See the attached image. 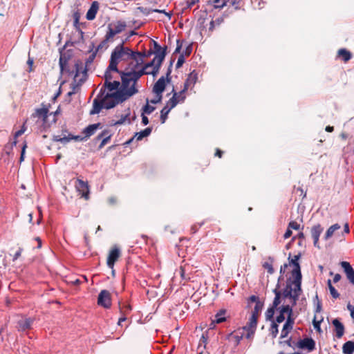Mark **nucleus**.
<instances>
[{
  "mask_svg": "<svg viewBox=\"0 0 354 354\" xmlns=\"http://www.w3.org/2000/svg\"><path fill=\"white\" fill-rule=\"evenodd\" d=\"M285 314L288 315V317H291L292 314V306H290L289 304L283 305L280 308V314L277 317L276 322L277 323L283 322L285 320Z\"/></svg>",
  "mask_w": 354,
  "mask_h": 354,
  "instance_id": "obj_10",
  "label": "nucleus"
},
{
  "mask_svg": "<svg viewBox=\"0 0 354 354\" xmlns=\"http://www.w3.org/2000/svg\"><path fill=\"white\" fill-rule=\"evenodd\" d=\"M21 252H22V249L21 248H19L17 252L15 254L14 257H13V261H15L17 260L21 254Z\"/></svg>",
  "mask_w": 354,
  "mask_h": 354,
  "instance_id": "obj_51",
  "label": "nucleus"
},
{
  "mask_svg": "<svg viewBox=\"0 0 354 354\" xmlns=\"http://www.w3.org/2000/svg\"><path fill=\"white\" fill-rule=\"evenodd\" d=\"M99 8V4L97 1L92 3L90 8L88 9L86 17L88 20H93L95 18L97 12Z\"/></svg>",
  "mask_w": 354,
  "mask_h": 354,
  "instance_id": "obj_21",
  "label": "nucleus"
},
{
  "mask_svg": "<svg viewBox=\"0 0 354 354\" xmlns=\"http://www.w3.org/2000/svg\"><path fill=\"white\" fill-rule=\"evenodd\" d=\"M249 301L250 302H254L255 304H257V302L260 301L259 297L255 295H252L251 297H250Z\"/></svg>",
  "mask_w": 354,
  "mask_h": 354,
  "instance_id": "obj_54",
  "label": "nucleus"
},
{
  "mask_svg": "<svg viewBox=\"0 0 354 354\" xmlns=\"http://www.w3.org/2000/svg\"><path fill=\"white\" fill-rule=\"evenodd\" d=\"M177 44H178V46L175 50V53H180V48H181V45L179 44V41L178 40L177 41Z\"/></svg>",
  "mask_w": 354,
  "mask_h": 354,
  "instance_id": "obj_60",
  "label": "nucleus"
},
{
  "mask_svg": "<svg viewBox=\"0 0 354 354\" xmlns=\"http://www.w3.org/2000/svg\"><path fill=\"white\" fill-rule=\"evenodd\" d=\"M341 266L344 269L348 279L354 284V270L348 262L342 261Z\"/></svg>",
  "mask_w": 354,
  "mask_h": 354,
  "instance_id": "obj_14",
  "label": "nucleus"
},
{
  "mask_svg": "<svg viewBox=\"0 0 354 354\" xmlns=\"http://www.w3.org/2000/svg\"><path fill=\"white\" fill-rule=\"evenodd\" d=\"M155 110V107L149 104L147 100V104L142 108V113L145 114H151Z\"/></svg>",
  "mask_w": 354,
  "mask_h": 354,
  "instance_id": "obj_38",
  "label": "nucleus"
},
{
  "mask_svg": "<svg viewBox=\"0 0 354 354\" xmlns=\"http://www.w3.org/2000/svg\"><path fill=\"white\" fill-rule=\"evenodd\" d=\"M162 97V95H156L155 98L153 100H151L150 102L152 104H157L161 101Z\"/></svg>",
  "mask_w": 354,
  "mask_h": 354,
  "instance_id": "obj_47",
  "label": "nucleus"
},
{
  "mask_svg": "<svg viewBox=\"0 0 354 354\" xmlns=\"http://www.w3.org/2000/svg\"><path fill=\"white\" fill-rule=\"evenodd\" d=\"M109 26L113 30L115 33L119 34L125 29L126 24L124 21H118L111 23Z\"/></svg>",
  "mask_w": 354,
  "mask_h": 354,
  "instance_id": "obj_22",
  "label": "nucleus"
},
{
  "mask_svg": "<svg viewBox=\"0 0 354 354\" xmlns=\"http://www.w3.org/2000/svg\"><path fill=\"white\" fill-rule=\"evenodd\" d=\"M263 306V305L261 301L257 302V304H255V306L252 311V314L250 316H254L255 318L258 319V317L262 310Z\"/></svg>",
  "mask_w": 354,
  "mask_h": 354,
  "instance_id": "obj_31",
  "label": "nucleus"
},
{
  "mask_svg": "<svg viewBox=\"0 0 354 354\" xmlns=\"http://www.w3.org/2000/svg\"><path fill=\"white\" fill-rule=\"evenodd\" d=\"M170 72L167 73V78L164 76H162L159 80L155 83L153 87V92L155 95H162V92L165 89L167 82H169V79L168 77L169 76Z\"/></svg>",
  "mask_w": 354,
  "mask_h": 354,
  "instance_id": "obj_7",
  "label": "nucleus"
},
{
  "mask_svg": "<svg viewBox=\"0 0 354 354\" xmlns=\"http://www.w3.org/2000/svg\"><path fill=\"white\" fill-rule=\"evenodd\" d=\"M354 352V342L348 341L343 345V353L344 354H353Z\"/></svg>",
  "mask_w": 354,
  "mask_h": 354,
  "instance_id": "obj_30",
  "label": "nucleus"
},
{
  "mask_svg": "<svg viewBox=\"0 0 354 354\" xmlns=\"http://www.w3.org/2000/svg\"><path fill=\"white\" fill-rule=\"evenodd\" d=\"M26 147H27L26 144H24L22 147L21 152V156H20V162H22L24 160V154H25V151H26Z\"/></svg>",
  "mask_w": 354,
  "mask_h": 354,
  "instance_id": "obj_50",
  "label": "nucleus"
},
{
  "mask_svg": "<svg viewBox=\"0 0 354 354\" xmlns=\"http://www.w3.org/2000/svg\"><path fill=\"white\" fill-rule=\"evenodd\" d=\"M294 324V319L291 317H288L287 318V320L286 323L283 325V327L281 332V338H285L288 336V333L291 331L292 329Z\"/></svg>",
  "mask_w": 354,
  "mask_h": 354,
  "instance_id": "obj_16",
  "label": "nucleus"
},
{
  "mask_svg": "<svg viewBox=\"0 0 354 354\" xmlns=\"http://www.w3.org/2000/svg\"><path fill=\"white\" fill-rule=\"evenodd\" d=\"M300 254L295 255L290 259V255L288 257L289 266H292L293 269L291 272L292 279L287 281L286 286L283 290L284 297H289L292 300V304L296 305L299 296L302 293L301 290V272L299 259Z\"/></svg>",
  "mask_w": 354,
  "mask_h": 354,
  "instance_id": "obj_3",
  "label": "nucleus"
},
{
  "mask_svg": "<svg viewBox=\"0 0 354 354\" xmlns=\"http://www.w3.org/2000/svg\"><path fill=\"white\" fill-rule=\"evenodd\" d=\"M240 330H241V329H239L236 334L234 335V337L235 338L236 341V343L239 344V342L241 341V339L243 337H245V332H239Z\"/></svg>",
  "mask_w": 354,
  "mask_h": 354,
  "instance_id": "obj_41",
  "label": "nucleus"
},
{
  "mask_svg": "<svg viewBox=\"0 0 354 354\" xmlns=\"http://www.w3.org/2000/svg\"><path fill=\"white\" fill-rule=\"evenodd\" d=\"M185 62V57L183 55H180L178 59L177 63H176V68H180L182 66L183 63Z\"/></svg>",
  "mask_w": 354,
  "mask_h": 354,
  "instance_id": "obj_45",
  "label": "nucleus"
},
{
  "mask_svg": "<svg viewBox=\"0 0 354 354\" xmlns=\"http://www.w3.org/2000/svg\"><path fill=\"white\" fill-rule=\"evenodd\" d=\"M60 71L62 75L73 76L74 83L77 86L84 82L86 77V72L83 69L82 66L75 64L72 71L70 70L68 58L65 55H61L59 57Z\"/></svg>",
  "mask_w": 354,
  "mask_h": 354,
  "instance_id": "obj_4",
  "label": "nucleus"
},
{
  "mask_svg": "<svg viewBox=\"0 0 354 354\" xmlns=\"http://www.w3.org/2000/svg\"><path fill=\"white\" fill-rule=\"evenodd\" d=\"M333 324L335 327V335L337 338H341L344 333V325L337 319L333 320Z\"/></svg>",
  "mask_w": 354,
  "mask_h": 354,
  "instance_id": "obj_20",
  "label": "nucleus"
},
{
  "mask_svg": "<svg viewBox=\"0 0 354 354\" xmlns=\"http://www.w3.org/2000/svg\"><path fill=\"white\" fill-rule=\"evenodd\" d=\"M122 73V72H120L118 68H115V69H111L110 65H109L104 74L105 82L113 81V80L115 77V75H121Z\"/></svg>",
  "mask_w": 354,
  "mask_h": 354,
  "instance_id": "obj_17",
  "label": "nucleus"
},
{
  "mask_svg": "<svg viewBox=\"0 0 354 354\" xmlns=\"http://www.w3.org/2000/svg\"><path fill=\"white\" fill-rule=\"evenodd\" d=\"M225 310H221L216 315H215V319L213 320V322L216 324H220L225 321Z\"/></svg>",
  "mask_w": 354,
  "mask_h": 354,
  "instance_id": "obj_32",
  "label": "nucleus"
},
{
  "mask_svg": "<svg viewBox=\"0 0 354 354\" xmlns=\"http://www.w3.org/2000/svg\"><path fill=\"white\" fill-rule=\"evenodd\" d=\"M32 116L34 118H39L45 120L48 117V110L44 108L37 109L32 114Z\"/></svg>",
  "mask_w": 354,
  "mask_h": 354,
  "instance_id": "obj_29",
  "label": "nucleus"
},
{
  "mask_svg": "<svg viewBox=\"0 0 354 354\" xmlns=\"http://www.w3.org/2000/svg\"><path fill=\"white\" fill-rule=\"evenodd\" d=\"M338 55L339 57H342V59L346 62L348 60H349L351 58V53L346 50V49H339V51H338Z\"/></svg>",
  "mask_w": 354,
  "mask_h": 354,
  "instance_id": "obj_33",
  "label": "nucleus"
},
{
  "mask_svg": "<svg viewBox=\"0 0 354 354\" xmlns=\"http://www.w3.org/2000/svg\"><path fill=\"white\" fill-rule=\"evenodd\" d=\"M197 80L198 75L196 73L193 71L191 73H189L184 84V87L185 88V89L188 90L189 88L193 87L196 84Z\"/></svg>",
  "mask_w": 354,
  "mask_h": 354,
  "instance_id": "obj_18",
  "label": "nucleus"
},
{
  "mask_svg": "<svg viewBox=\"0 0 354 354\" xmlns=\"http://www.w3.org/2000/svg\"><path fill=\"white\" fill-rule=\"evenodd\" d=\"M82 140V138L77 136H71V137H69V136H54V138L53 140L55 141H57V142H60L62 143H66L68 142H69L71 140Z\"/></svg>",
  "mask_w": 354,
  "mask_h": 354,
  "instance_id": "obj_25",
  "label": "nucleus"
},
{
  "mask_svg": "<svg viewBox=\"0 0 354 354\" xmlns=\"http://www.w3.org/2000/svg\"><path fill=\"white\" fill-rule=\"evenodd\" d=\"M174 95L171 99L167 102L166 106L167 108H169L170 110H171L173 108H174L180 102L177 100V92L174 91V89H173Z\"/></svg>",
  "mask_w": 354,
  "mask_h": 354,
  "instance_id": "obj_27",
  "label": "nucleus"
},
{
  "mask_svg": "<svg viewBox=\"0 0 354 354\" xmlns=\"http://www.w3.org/2000/svg\"><path fill=\"white\" fill-rule=\"evenodd\" d=\"M279 284L278 283L277 285V287L273 290V292H274V293L275 295V297H274V301H273L272 307L276 308L280 304L281 296L284 299H290V303L291 306H293L294 305L292 304L291 299L289 298V297H284L283 292L281 293V292L279 290Z\"/></svg>",
  "mask_w": 354,
  "mask_h": 354,
  "instance_id": "obj_15",
  "label": "nucleus"
},
{
  "mask_svg": "<svg viewBox=\"0 0 354 354\" xmlns=\"http://www.w3.org/2000/svg\"><path fill=\"white\" fill-rule=\"evenodd\" d=\"M117 35L116 33H115V32L113 31V30L112 28H111L109 26H108V31L106 34V36H105V39H104V42L106 41H109L110 39H113V37Z\"/></svg>",
  "mask_w": 354,
  "mask_h": 354,
  "instance_id": "obj_37",
  "label": "nucleus"
},
{
  "mask_svg": "<svg viewBox=\"0 0 354 354\" xmlns=\"http://www.w3.org/2000/svg\"><path fill=\"white\" fill-rule=\"evenodd\" d=\"M104 108L102 100L101 98H95L93 100V109L90 111L91 115L99 113L102 109Z\"/></svg>",
  "mask_w": 354,
  "mask_h": 354,
  "instance_id": "obj_19",
  "label": "nucleus"
},
{
  "mask_svg": "<svg viewBox=\"0 0 354 354\" xmlns=\"http://www.w3.org/2000/svg\"><path fill=\"white\" fill-rule=\"evenodd\" d=\"M128 80L127 77L124 76L120 90L113 93L106 92L105 93L102 92V88H101L98 98L102 99L105 109H109L114 107L116 104L125 101L138 92L136 84H130Z\"/></svg>",
  "mask_w": 354,
  "mask_h": 354,
  "instance_id": "obj_2",
  "label": "nucleus"
},
{
  "mask_svg": "<svg viewBox=\"0 0 354 354\" xmlns=\"http://www.w3.org/2000/svg\"><path fill=\"white\" fill-rule=\"evenodd\" d=\"M97 304L105 308H109L111 307V294L108 290H103L100 292L97 298Z\"/></svg>",
  "mask_w": 354,
  "mask_h": 354,
  "instance_id": "obj_6",
  "label": "nucleus"
},
{
  "mask_svg": "<svg viewBox=\"0 0 354 354\" xmlns=\"http://www.w3.org/2000/svg\"><path fill=\"white\" fill-rule=\"evenodd\" d=\"M322 231L323 227L319 224L314 225L311 229V235L313 239L314 246L318 248H319V238Z\"/></svg>",
  "mask_w": 354,
  "mask_h": 354,
  "instance_id": "obj_11",
  "label": "nucleus"
},
{
  "mask_svg": "<svg viewBox=\"0 0 354 354\" xmlns=\"http://www.w3.org/2000/svg\"><path fill=\"white\" fill-rule=\"evenodd\" d=\"M298 346L302 349H307L308 351H312L315 349V342L311 338H304L298 342Z\"/></svg>",
  "mask_w": 354,
  "mask_h": 354,
  "instance_id": "obj_13",
  "label": "nucleus"
},
{
  "mask_svg": "<svg viewBox=\"0 0 354 354\" xmlns=\"http://www.w3.org/2000/svg\"><path fill=\"white\" fill-rule=\"evenodd\" d=\"M222 151H221L220 149H217L216 150V156H218L219 158L221 157L222 156Z\"/></svg>",
  "mask_w": 354,
  "mask_h": 354,
  "instance_id": "obj_64",
  "label": "nucleus"
},
{
  "mask_svg": "<svg viewBox=\"0 0 354 354\" xmlns=\"http://www.w3.org/2000/svg\"><path fill=\"white\" fill-rule=\"evenodd\" d=\"M170 111L171 110L169 108H167L166 106H164L163 109L161 110L160 120L162 124L165 122L167 118V115L169 114Z\"/></svg>",
  "mask_w": 354,
  "mask_h": 354,
  "instance_id": "obj_35",
  "label": "nucleus"
},
{
  "mask_svg": "<svg viewBox=\"0 0 354 354\" xmlns=\"http://www.w3.org/2000/svg\"><path fill=\"white\" fill-rule=\"evenodd\" d=\"M32 320L31 319H22L18 322V328L21 331L29 329L32 325Z\"/></svg>",
  "mask_w": 354,
  "mask_h": 354,
  "instance_id": "obj_24",
  "label": "nucleus"
},
{
  "mask_svg": "<svg viewBox=\"0 0 354 354\" xmlns=\"http://www.w3.org/2000/svg\"><path fill=\"white\" fill-rule=\"evenodd\" d=\"M288 227L297 230L299 229L300 225L296 221H291L289 223Z\"/></svg>",
  "mask_w": 354,
  "mask_h": 354,
  "instance_id": "obj_44",
  "label": "nucleus"
},
{
  "mask_svg": "<svg viewBox=\"0 0 354 354\" xmlns=\"http://www.w3.org/2000/svg\"><path fill=\"white\" fill-rule=\"evenodd\" d=\"M257 319L254 316H250L247 324L241 328L242 331L245 333L247 339H250L254 335L257 329Z\"/></svg>",
  "mask_w": 354,
  "mask_h": 354,
  "instance_id": "obj_5",
  "label": "nucleus"
},
{
  "mask_svg": "<svg viewBox=\"0 0 354 354\" xmlns=\"http://www.w3.org/2000/svg\"><path fill=\"white\" fill-rule=\"evenodd\" d=\"M319 324H320V322L319 321H316L315 320V318L313 320V325H314V327L315 328H317V329H319Z\"/></svg>",
  "mask_w": 354,
  "mask_h": 354,
  "instance_id": "obj_58",
  "label": "nucleus"
},
{
  "mask_svg": "<svg viewBox=\"0 0 354 354\" xmlns=\"http://www.w3.org/2000/svg\"><path fill=\"white\" fill-rule=\"evenodd\" d=\"M212 1L216 8H222L227 6V0H212Z\"/></svg>",
  "mask_w": 354,
  "mask_h": 354,
  "instance_id": "obj_39",
  "label": "nucleus"
},
{
  "mask_svg": "<svg viewBox=\"0 0 354 354\" xmlns=\"http://www.w3.org/2000/svg\"><path fill=\"white\" fill-rule=\"evenodd\" d=\"M333 127H330V126H327L326 127V131H328V132H332L333 131Z\"/></svg>",
  "mask_w": 354,
  "mask_h": 354,
  "instance_id": "obj_63",
  "label": "nucleus"
},
{
  "mask_svg": "<svg viewBox=\"0 0 354 354\" xmlns=\"http://www.w3.org/2000/svg\"><path fill=\"white\" fill-rule=\"evenodd\" d=\"M341 279V275L339 274H335L333 277L334 283L338 282Z\"/></svg>",
  "mask_w": 354,
  "mask_h": 354,
  "instance_id": "obj_57",
  "label": "nucleus"
},
{
  "mask_svg": "<svg viewBox=\"0 0 354 354\" xmlns=\"http://www.w3.org/2000/svg\"><path fill=\"white\" fill-rule=\"evenodd\" d=\"M142 122L144 125H147L149 124V120L147 116L145 115V113H142Z\"/></svg>",
  "mask_w": 354,
  "mask_h": 354,
  "instance_id": "obj_55",
  "label": "nucleus"
},
{
  "mask_svg": "<svg viewBox=\"0 0 354 354\" xmlns=\"http://www.w3.org/2000/svg\"><path fill=\"white\" fill-rule=\"evenodd\" d=\"M340 228H341V226L337 223L331 225L327 230V231L324 236V239L325 240L329 239L330 237H332L334 235L335 232L339 230Z\"/></svg>",
  "mask_w": 354,
  "mask_h": 354,
  "instance_id": "obj_26",
  "label": "nucleus"
},
{
  "mask_svg": "<svg viewBox=\"0 0 354 354\" xmlns=\"http://www.w3.org/2000/svg\"><path fill=\"white\" fill-rule=\"evenodd\" d=\"M109 139V136H107L106 138H104L102 142H101V145H100V147H102L104 146V145H106V143L107 142V140Z\"/></svg>",
  "mask_w": 354,
  "mask_h": 354,
  "instance_id": "obj_59",
  "label": "nucleus"
},
{
  "mask_svg": "<svg viewBox=\"0 0 354 354\" xmlns=\"http://www.w3.org/2000/svg\"><path fill=\"white\" fill-rule=\"evenodd\" d=\"M120 85V83L118 80L105 82L104 88H103V87L102 88V92H104L106 93V92L113 93L116 91H119Z\"/></svg>",
  "mask_w": 354,
  "mask_h": 354,
  "instance_id": "obj_12",
  "label": "nucleus"
},
{
  "mask_svg": "<svg viewBox=\"0 0 354 354\" xmlns=\"http://www.w3.org/2000/svg\"><path fill=\"white\" fill-rule=\"evenodd\" d=\"M151 132V129L150 128H147L144 129L143 131H141L139 133H137L134 138L131 139L128 143L131 142L134 138H136L137 140H141L143 138L148 136Z\"/></svg>",
  "mask_w": 354,
  "mask_h": 354,
  "instance_id": "obj_28",
  "label": "nucleus"
},
{
  "mask_svg": "<svg viewBox=\"0 0 354 354\" xmlns=\"http://www.w3.org/2000/svg\"><path fill=\"white\" fill-rule=\"evenodd\" d=\"M75 188L77 191L81 194L82 197L85 199L88 198L89 194V189L87 183L83 181L82 180L77 179L75 181Z\"/></svg>",
  "mask_w": 354,
  "mask_h": 354,
  "instance_id": "obj_9",
  "label": "nucleus"
},
{
  "mask_svg": "<svg viewBox=\"0 0 354 354\" xmlns=\"http://www.w3.org/2000/svg\"><path fill=\"white\" fill-rule=\"evenodd\" d=\"M272 333L274 337H276L277 333H278V326L277 324H273L272 326Z\"/></svg>",
  "mask_w": 354,
  "mask_h": 354,
  "instance_id": "obj_49",
  "label": "nucleus"
},
{
  "mask_svg": "<svg viewBox=\"0 0 354 354\" xmlns=\"http://www.w3.org/2000/svg\"><path fill=\"white\" fill-rule=\"evenodd\" d=\"M263 267L265 269H266L268 270V272L270 274L273 273L274 272V270H273V268H272V266L269 263H265L263 264Z\"/></svg>",
  "mask_w": 354,
  "mask_h": 354,
  "instance_id": "obj_46",
  "label": "nucleus"
},
{
  "mask_svg": "<svg viewBox=\"0 0 354 354\" xmlns=\"http://www.w3.org/2000/svg\"><path fill=\"white\" fill-rule=\"evenodd\" d=\"M115 202H116V199H115L114 197H110V198H109V203L110 204H111V205H112V204H114Z\"/></svg>",
  "mask_w": 354,
  "mask_h": 354,
  "instance_id": "obj_61",
  "label": "nucleus"
},
{
  "mask_svg": "<svg viewBox=\"0 0 354 354\" xmlns=\"http://www.w3.org/2000/svg\"><path fill=\"white\" fill-rule=\"evenodd\" d=\"M199 0H186V6L185 8L188 9L191 8L193 6H194Z\"/></svg>",
  "mask_w": 354,
  "mask_h": 354,
  "instance_id": "obj_43",
  "label": "nucleus"
},
{
  "mask_svg": "<svg viewBox=\"0 0 354 354\" xmlns=\"http://www.w3.org/2000/svg\"><path fill=\"white\" fill-rule=\"evenodd\" d=\"M100 124H93L88 126L83 131V133L84 134L85 138H89L91 136L93 135L96 130L100 127Z\"/></svg>",
  "mask_w": 354,
  "mask_h": 354,
  "instance_id": "obj_23",
  "label": "nucleus"
},
{
  "mask_svg": "<svg viewBox=\"0 0 354 354\" xmlns=\"http://www.w3.org/2000/svg\"><path fill=\"white\" fill-rule=\"evenodd\" d=\"M144 57L145 54L143 53L133 52L122 45L118 46L111 53L110 68H118V64L122 61H129V67L121 73V80L123 82V77L125 76L130 84H136L137 80L144 74H152L155 76L158 73L160 66L165 59V52L163 50L156 55L153 60L145 66H142Z\"/></svg>",
  "mask_w": 354,
  "mask_h": 354,
  "instance_id": "obj_1",
  "label": "nucleus"
},
{
  "mask_svg": "<svg viewBox=\"0 0 354 354\" xmlns=\"http://www.w3.org/2000/svg\"><path fill=\"white\" fill-rule=\"evenodd\" d=\"M180 276H181L183 279H184V280H188L189 279V278L185 277V269L183 267H180Z\"/></svg>",
  "mask_w": 354,
  "mask_h": 354,
  "instance_id": "obj_52",
  "label": "nucleus"
},
{
  "mask_svg": "<svg viewBox=\"0 0 354 354\" xmlns=\"http://www.w3.org/2000/svg\"><path fill=\"white\" fill-rule=\"evenodd\" d=\"M35 240L38 242L37 248H40L41 247V240L39 237H37Z\"/></svg>",
  "mask_w": 354,
  "mask_h": 354,
  "instance_id": "obj_62",
  "label": "nucleus"
},
{
  "mask_svg": "<svg viewBox=\"0 0 354 354\" xmlns=\"http://www.w3.org/2000/svg\"><path fill=\"white\" fill-rule=\"evenodd\" d=\"M292 235V231L290 228H288L286 232H285L284 235H283V237L284 239H288L289 237H290Z\"/></svg>",
  "mask_w": 354,
  "mask_h": 354,
  "instance_id": "obj_56",
  "label": "nucleus"
},
{
  "mask_svg": "<svg viewBox=\"0 0 354 354\" xmlns=\"http://www.w3.org/2000/svg\"><path fill=\"white\" fill-rule=\"evenodd\" d=\"M241 0H227V3H229L233 6H236L237 8V5L239 4Z\"/></svg>",
  "mask_w": 354,
  "mask_h": 354,
  "instance_id": "obj_53",
  "label": "nucleus"
},
{
  "mask_svg": "<svg viewBox=\"0 0 354 354\" xmlns=\"http://www.w3.org/2000/svg\"><path fill=\"white\" fill-rule=\"evenodd\" d=\"M187 91V89H185L184 87L182 91L177 93V100L180 102H183L186 96H185V92Z\"/></svg>",
  "mask_w": 354,
  "mask_h": 354,
  "instance_id": "obj_40",
  "label": "nucleus"
},
{
  "mask_svg": "<svg viewBox=\"0 0 354 354\" xmlns=\"http://www.w3.org/2000/svg\"><path fill=\"white\" fill-rule=\"evenodd\" d=\"M274 308H274V307H271L267 310V311L266 313L267 319H270L272 318L274 313Z\"/></svg>",
  "mask_w": 354,
  "mask_h": 354,
  "instance_id": "obj_42",
  "label": "nucleus"
},
{
  "mask_svg": "<svg viewBox=\"0 0 354 354\" xmlns=\"http://www.w3.org/2000/svg\"><path fill=\"white\" fill-rule=\"evenodd\" d=\"M125 122H127L129 124L131 122V120H130V118H129L128 114H126L125 115H122L120 120L114 121L113 124L119 125V124H122Z\"/></svg>",
  "mask_w": 354,
  "mask_h": 354,
  "instance_id": "obj_36",
  "label": "nucleus"
},
{
  "mask_svg": "<svg viewBox=\"0 0 354 354\" xmlns=\"http://www.w3.org/2000/svg\"><path fill=\"white\" fill-rule=\"evenodd\" d=\"M327 283H328V288H329V290H330V295H332V297L335 299L338 298L339 296V294L336 290V289L332 286L331 281L330 279L328 280Z\"/></svg>",
  "mask_w": 354,
  "mask_h": 354,
  "instance_id": "obj_34",
  "label": "nucleus"
},
{
  "mask_svg": "<svg viewBox=\"0 0 354 354\" xmlns=\"http://www.w3.org/2000/svg\"><path fill=\"white\" fill-rule=\"evenodd\" d=\"M120 249L116 246L113 247L110 250L106 261L107 266L109 268H113L115 263L120 257Z\"/></svg>",
  "mask_w": 354,
  "mask_h": 354,
  "instance_id": "obj_8",
  "label": "nucleus"
},
{
  "mask_svg": "<svg viewBox=\"0 0 354 354\" xmlns=\"http://www.w3.org/2000/svg\"><path fill=\"white\" fill-rule=\"evenodd\" d=\"M26 131V128L24 127V125L22 127L21 129L17 131V132H15V138L16 139L17 137L21 136Z\"/></svg>",
  "mask_w": 354,
  "mask_h": 354,
  "instance_id": "obj_48",
  "label": "nucleus"
}]
</instances>
